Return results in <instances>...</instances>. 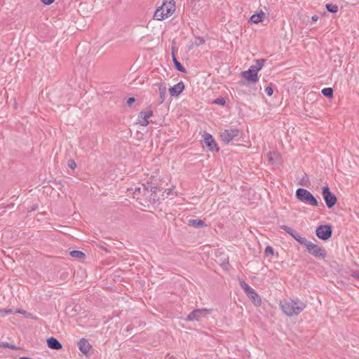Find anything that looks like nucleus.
I'll return each instance as SVG.
<instances>
[{
    "label": "nucleus",
    "instance_id": "nucleus-2",
    "mask_svg": "<svg viewBox=\"0 0 359 359\" xmlns=\"http://www.w3.org/2000/svg\"><path fill=\"white\" fill-rule=\"evenodd\" d=\"M280 306L283 312L287 316H298L306 306V304L299 299H284L280 301Z\"/></svg>",
    "mask_w": 359,
    "mask_h": 359
},
{
    "label": "nucleus",
    "instance_id": "nucleus-40",
    "mask_svg": "<svg viewBox=\"0 0 359 359\" xmlns=\"http://www.w3.org/2000/svg\"><path fill=\"white\" fill-rule=\"evenodd\" d=\"M0 346L4 347V348H8L9 344L8 342H1Z\"/></svg>",
    "mask_w": 359,
    "mask_h": 359
},
{
    "label": "nucleus",
    "instance_id": "nucleus-13",
    "mask_svg": "<svg viewBox=\"0 0 359 359\" xmlns=\"http://www.w3.org/2000/svg\"><path fill=\"white\" fill-rule=\"evenodd\" d=\"M184 89V84L180 81L169 88V93L172 97H178Z\"/></svg>",
    "mask_w": 359,
    "mask_h": 359
},
{
    "label": "nucleus",
    "instance_id": "nucleus-36",
    "mask_svg": "<svg viewBox=\"0 0 359 359\" xmlns=\"http://www.w3.org/2000/svg\"><path fill=\"white\" fill-rule=\"evenodd\" d=\"M44 5L49 6L52 4L55 0H40Z\"/></svg>",
    "mask_w": 359,
    "mask_h": 359
},
{
    "label": "nucleus",
    "instance_id": "nucleus-30",
    "mask_svg": "<svg viewBox=\"0 0 359 359\" xmlns=\"http://www.w3.org/2000/svg\"><path fill=\"white\" fill-rule=\"evenodd\" d=\"M200 311L201 314H202V316H205L207 314L210 313L212 311V309H198Z\"/></svg>",
    "mask_w": 359,
    "mask_h": 359
},
{
    "label": "nucleus",
    "instance_id": "nucleus-21",
    "mask_svg": "<svg viewBox=\"0 0 359 359\" xmlns=\"http://www.w3.org/2000/svg\"><path fill=\"white\" fill-rule=\"evenodd\" d=\"M69 255L74 258L82 259L86 257V255L84 252L80 250H74L69 252Z\"/></svg>",
    "mask_w": 359,
    "mask_h": 359
},
{
    "label": "nucleus",
    "instance_id": "nucleus-41",
    "mask_svg": "<svg viewBox=\"0 0 359 359\" xmlns=\"http://www.w3.org/2000/svg\"><path fill=\"white\" fill-rule=\"evenodd\" d=\"M8 348H11V349H13V350H16L18 349L17 346L14 344H9V346H8Z\"/></svg>",
    "mask_w": 359,
    "mask_h": 359
},
{
    "label": "nucleus",
    "instance_id": "nucleus-16",
    "mask_svg": "<svg viewBox=\"0 0 359 359\" xmlns=\"http://www.w3.org/2000/svg\"><path fill=\"white\" fill-rule=\"evenodd\" d=\"M172 62H173V64H174V67L175 68L180 72H182V73H186L187 72V70L184 67V66L177 60L175 55V51H174V49L172 48Z\"/></svg>",
    "mask_w": 359,
    "mask_h": 359
},
{
    "label": "nucleus",
    "instance_id": "nucleus-10",
    "mask_svg": "<svg viewBox=\"0 0 359 359\" xmlns=\"http://www.w3.org/2000/svg\"><path fill=\"white\" fill-rule=\"evenodd\" d=\"M147 194H149V187H147L146 184H142L141 187H136L135 189V191L133 192V198H136V200L138 201L141 205H144V202H142V201L143 200L142 198L144 195H146Z\"/></svg>",
    "mask_w": 359,
    "mask_h": 359
},
{
    "label": "nucleus",
    "instance_id": "nucleus-12",
    "mask_svg": "<svg viewBox=\"0 0 359 359\" xmlns=\"http://www.w3.org/2000/svg\"><path fill=\"white\" fill-rule=\"evenodd\" d=\"M154 86H157L159 92V98L158 100V104H161L165 101L166 95V84L165 83H156Z\"/></svg>",
    "mask_w": 359,
    "mask_h": 359
},
{
    "label": "nucleus",
    "instance_id": "nucleus-34",
    "mask_svg": "<svg viewBox=\"0 0 359 359\" xmlns=\"http://www.w3.org/2000/svg\"><path fill=\"white\" fill-rule=\"evenodd\" d=\"M143 114H144V115H143V116H144L146 118H147V119H148L149 118H150V117H151V116H153V111H152V110H151V109H150V110H148V111H143Z\"/></svg>",
    "mask_w": 359,
    "mask_h": 359
},
{
    "label": "nucleus",
    "instance_id": "nucleus-4",
    "mask_svg": "<svg viewBox=\"0 0 359 359\" xmlns=\"http://www.w3.org/2000/svg\"><path fill=\"white\" fill-rule=\"evenodd\" d=\"M255 65H251L247 71L241 72L242 77L252 83H256L259 81L258 72L266 62V60L263 58L255 60Z\"/></svg>",
    "mask_w": 359,
    "mask_h": 359
},
{
    "label": "nucleus",
    "instance_id": "nucleus-19",
    "mask_svg": "<svg viewBox=\"0 0 359 359\" xmlns=\"http://www.w3.org/2000/svg\"><path fill=\"white\" fill-rule=\"evenodd\" d=\"M264 15H265V13L262 11H261L258 13L253 14L250 18V22L257 24L262 21Z\"/></svg>",
    "mask_w": 359,
    "mask_h": 359
},
{
    "label": "nucleus",
    "instance_id": "nucleus-17",
    "mask_svg": "<svg viewBox=\"0 0 359 359\" xmlns=\"http://www.w3.org/2000/svg\"><path fill=\"white\" fill-rule=\"evenodd\" d=\"M142 198V201H144V203H150L151 204H155L159 201V198L157 196V195H154L151 192L146 195H144Z\"/></svg>",
    "mask_w": 359,
    "mask_h": 359
},
{
    "label": "nucleus",
    "instance_id": "nucleus-9",
    "mask_svg": "<svg viewBox=\"0 0 359 359\" xmlns=\"http://www.w3.org/2000/svg\"><path fill=\"white\" fill-rule=\"evenodd\" d=\"M239 135V130L237 128H231L229 130H224L221 133L220 136L222 140L226 143L229 144L234 137H237Z\"/></svg>",
    "mask_w": 359,
    "mask_h": 359
},
{
    "label": "nucleus",
    "instance_id": "nucleus-25",
    "mask_svg": "<svg viewBox=\"0 0 359 359\" xmlns=\"http://www.w3.org/2000/svg\"><path fill=\"white\" fill-rule=\"evenodd\" d=\"M212 103L224 106L226 104V100L224 97H220L213 100Z\"/></svg>",
    "mask_w": 359,
    "mask_h": 359
},
{
    "label": "nucleus",
    "instance_id": "nucleus-28",
    "mask_svg": "<svg viewBox=\"0 0 359 359\" xmlns=\"http://www.w3.org/2000/svg\"><path fill=\"white\" fill-rule=\"evenodd\" d=\"M147 187H149V193L151 192V193L154 194V195H156V192L158 190L157 187H152V186L149 185V183H147Z\"/></svg>",
    "mask_w": 359,
    "mask_h": 359
},
{
    "label": "nucleus",
    "instance_id": "nucleus-27",
    "mask_svg": "<svg viewBox=\"0 0 359 359\" xmlns=\"http://www.w3.org/2000/svg\"><path fill=\"white\" fill-rule=\"evenodd\" d=\"M264 254L266 256L273 255V249L271 246H267L265 248Z\"/></svg>",
    "mask_w": 359,
    "mask_h": 359
},
{
    "label": "nucleus",
    "instance_id": "nucleus-22",
    "mask_svg": "<svg viewBox=\"0 0 359 359\" xmlns=\"http://www.w3.org/2000/svg\"><path fill=\"white\" fill-rule=\"evenodd\" d=\"M143 111H140L138 114V123L142 126H147L149 125V122L147 118H146L144 116Z\"/></svg>",
    "mask_w": 359,
    "mask_h": 359
},
{
    "label": "nucleus",
    "instance_id": "nucleus-5",
    "mask_svg": "<svg viewBox=\"0 0 359 359\" xmlns=\"http://www.w3.org/2000/svg\"><path fill=\"white\" fill-rule=\"evenodd\" d=\"M296 198L301 202L317 207L319 203L317 198L307 189L304 188H298L295 192Z\"/></svg>",
    "mask_w": 359,
    "mask_h": 359
},
{
    "label": "nucleus",
    "instance_id": "nucleus-15",
    "mask_svg": "<svg viewBox=\"0 0 359 359\" xmlns=\"http://www.w3.org/2000/svg\"><path fill=\"white\" fill-rule=\"evenodd\" d=\"M47 346L48 348L54 350H60L62 348V344L55 337L47 339Z\"/></svg>",
    "mask_w": 359,
    "mask_h": 359
},
{
    "label": "nucleus",
    "instance_id": "nucleus-35",
    "mask_svg": "<svg viewBox=\"0 0 359 359\" xmlns=\"http://www.w3.org/2000/svg\"><path fill=\"white\" fill-rule=\"evenodd\" d=\"M135 102V97H129L128 100H127V102H126V104L128 106H131L134 102Z\"/></svg>",
    "mask_w": 359,
    "mask_h": 359
},
{
    "label": "nucleus",
    "instance_id": "nucleus-24",
    "mask_svg": "<svg viewBox=\"0 0 359 359\" xmlns=\"http://www.w3.org/2000/svg\"><path fill=\"white\" fill-rule=\"evenodd\" d=\"M333 89L332 88H325L322 90V94L328 98L333 97Z\"/></svg>",
    "mask_w": 359,
    "mask_h": 359
},
{
    "label": "nucleus",
    "instance_id": "nucleus-14",
    "mask_svg": "<svg viewBox=\"0 0 359 359\" xmlns=\"http://www.w3.org/2000/svg\"><path fill=\"white\" fill-rule=\"evenodd\" d=\"M78 346L80 351L85 355H87L92 348V346L90 344L88 341L84 338H82L79 340L78 342Z\"/></svg>",
    "mask_w": 359,
    "mask_h": 359
},
{
    "label": "nucleus",
    "instance_id": "nucleus-37",
    "mask_svg": "<svg viewBox=\"0 0 359 359\" xmlns=\"http://www.w3.org/2000/svg\"><path fill=\"white\" fill-rule=\"evenodd\" d=\"M351 276L359 280V270L353 271L351 273Z\"/></svg>",
    "mask_w": 359,
    "mask_h": 359
},
{
    "label": "nucleus",
    "instance_id": "nucleus-29",
    "mask_svg": "<svg viewBox=\"0 0 359 359\" xmlns=\"http://www.w3.org/2000/svg\"><path fill=\"white\" fill-rule=\"evenodd\" d=\"M13 313V310L10 309H3V310L0 311V313L1 314V316H5L6 315H9V314H11Z\"/></svg>",
    "mask_w": 359,
    "mask_h": 359
},
{
    "label": "nucleus",
    "instance_id": "nucleus-38",
    "mask_svg": "<svg viewBox=\"0 0 359 359\" xmlns=\"http://www.w3.org/2000/svg\"><path fill=\"white\" fill-rule=\"evenodd\" d=\"M53 183L58 189H61L63 187V185L62 184V183L60 181L57 182L56 180H55Z\"/></svg>",
    "mask_w": 359,
    "mask_h": 359
},
{
    "label": "nucleus",
    "instance_id": "nucleus-32",
    "mask_svg": "<svg viewBox=\"0 0 359 359\" xmlns=\"http://www.w3.org/2000/svg\"><path fill=\"white\" fill-rule=\"evenodd\" d=\"M265 92L267 94V95L271 96L273 95V88L271 86H269L266 87Z\"/></svg>",
    "mask_w": 359,
    "mask_h": 359
},
{
    "label": "nucleus",
    "instance_id": "nucleus-7",
    "mask_svg": "<svg viewBox=\"0 0 359 359\" xmlns=\"http://www.w3.org/2000/svg\"><path fill=\"white\" fill-rule=\"evenodd\" d=\"M316 236L322 241L329 240L332 235V227L330 224L320 225L316 229Z\"/></svg>",
    "mask_w": 359,
    "mask_h": 359
},
{
    "label": "nucleus",
    "instance_id": "nucleus-42",
    "mask_svg": "<svg viewBox=\"0 0 359 359\" xmlns=\"http://www.w3.org/2000/svg\"><path fill=\"white\" fill-rule=\"evenodd\" d=\"M15 312H16V313H21V314H25V313H26V311H24V310H20V309H18V310H16V311H15Z\"/></svg>",
    "mask_w": 359,
    "mask_h": 359
},
{
    "label": "nucleus",
    "instance_id": "nucleus-6",
    "mask_svg": "<svg viewBox=\"0 0 359 359\" xmlns=\"http://www.w3.org/2000/svg\"><path fill=\"white\" fill-rule=\"evenodd\" d=\"M322 195L328 208H332L336 205L337 198L330 191V187L327 185L323 187Z\"/></svg>",
    "mask_w": 359,
    "mask_h": 359
},
{
    "label": "nucleus",
    "instance_id": "nucleus-8",
    "mask_svg": "<svg viewBox=\"0 0 359 359\" xmlns=\"http://www.w3.org/2000/svg\"><path fill=\"white\" fill-rule=\"evenodd\" d=\"M241 286L244 290L248 297L251 299L255 304H260L262 302L261 299L254 289L249 286L245 281L241 283Z\"/></svg>",
    "mask_w": 359,
    "mask_h": 359
},
{
    "label": "nucleus",
    "instance_id": "nucleus-20",
    "mask_svg": "<svg viewBox=\"0 0 359 359\" xmlns=\"http://www.w3.org/2000/svg\"><path fill=\"white\" fill-rule=\"evenodd\" d=\"M189 225L194 226L196 228H201L207 226L205 222L200 219H189Z\"/></svg>",
    "mask_w": 359,
    "mask_h": 359
},
{
    "label": "nucleus",
    "instance_id": "nucleus-18",
    "mask_svg": "<svg viewBox=\"0 0 359 359\" xmlns=\"http://www.w3.org/2000/svg\"><path fill=\"white\" fill-rule=\"evenodd\" d=\"M202 314H201L199 309H194L187 317V321L197 320L199 321Z\"/></svg>",
    "mask_w": 359,
    "mask_h": 359
},
{
    "label": "nucleus",
    "instance_id": "nucleus-11",
    "mask_svg": "<svg viewBox=\"0 0 359 359\" xmlns=\"http://www.w3.org/2000/svg\"><path fill=\"white\" fill-rule=\"evenodd\" d=\"M204 137V143L205 146L208 147V149L211 151H218L219 147L212 137V135L205 133Z\"/></svg>",
    "mask_w": 359,
    "mask_h": 359
},
{
    "label": "nucleus",
    "instance_id": "nucleus-39",
    "mask_svg": "<svg viewBox=\"0 0 359 359\" xmlns=\"http://www.w3.org/2000/svg\"><path fill=\"white\" fill-rule=\"evenodd\" d=\"M38 208V205H32V206H30L29 208H28V211L29 212H32V211H34L35 210H36Z\"/></svg>",
    "mask_w": 359,
    "mask_h": 359
},
{
    "label": "nucleus",
    "instance_id": "nucleus-3",
    "mask_svg": "<svg viewBox=\"0 0 359 359\" xmlns=\"http://www.w3.org/2000/svg\"><path fill=\"white\" fill-rule=\"evenodd\" d=\"M175 0H163V4L155 11L154 18L157 20H163L171 16L175 11Z\"/></svg>",
    "mask_w": 359,
    "mask_h": 359
},
{
    "label": "nucleus",
    "instance_id": "nucleus-26",
    "mask_svg": "<svg viewBox=\"0 0 359 359\" xmlns=\"http://www.w3.org/2000/svg\"><path fill=\"white\" fill-rule=\"evenodd\" d=\"M309 182V180L307 177V175L305 174L304 176L302 177V179L300 180L299 184L302 186L307 187Z\"/></svg>",
    "mask_w": 359,
    "mask_h": 359
},
{
    "label": "nucleus",
    "instance_id": "nucleus-43",
    "mask_svg": "<svg viewBox=\"0 0 359 359\" xmlns=\"http://www.w3.org/2000/svg\"><path fill=\"white\" fill-rule=\"evenodd\" d=\"M311 19H312L313 21L316 22L318 20V15H313V16H312Z\"/></svg>",
    "mask_w": 359,
    "mask_h": 359
},
{
    "label": "nucleus",
    "instance_id": "nucleus-33",
    "mask_svg": "<svg viewBox=\"0 0 359 359\" xmlns=\"http://www.w3.org/2000/svg\"><path fill=\"white\" fill-rule=\"evenodd\" d=\"M204 43H205V40L203 39V38H202V37H197V38H196L195 43H196V46H200V45H201V44H203Z\"/></svg>",
    "mask_w": 359,
    "mask_h": 359
},
{
    "label": "nucleus",
    "instance_id": "nucleus-31",
    "mask_svg": "<svg viewBox=\"0 0 359 359\" xmlns=\"http://www.w3.org/2000/svg\"><path fill=\"white\" fill-rule=\"evenodd\" d=\"M67 165L72 170L75 169V168L76 167V163L73 159H69L68 161Z\"/></svg>",
    "mask_w": 359,
    "mask_h": 359
},
{
    "label": "nucleus",
    "instance_id": "nucleus-1",
    "mask_svg": "<svg viewBox=\"0 0 359 359\" xmlns=\"http://www.w3.org/2000/svg\"><path fill=\"white\" fill-rule=\"evenodd\" d=\"M280 228L290 234L300 245L304 246L307 252L317 259H325L327 257L326 250L316 244L308 241L306 238L301 236L295 230L286 225H281Z\"/></svg>",
    "mask_w": 359,
    "mask_h": 359
},
{
    "label": "nucleus",
    "instance_id": "nucleus-23",
    "mask_svg": "<svg viewBox=\"0 0 359 359\" xmlns=\"http://www.w3.org/2000/svg\"><path fill=\"white\" fill-rule=\"evenodd\" d=\"M325 7H326V9L327 10V11H329L330 13H336L339 11V8H338L337 5H336V4H327L325 5Z\"/></svg>",
    "mask_w": 359,
    "mask_h": 359
},
{
    "label": "nucleus",
    "instance_id": "nucleus-44",
    "mask_svg": "<svg viewBox=\"0 0 359 359\" xmlns=\"http://www.w3.org/2000/svg\"><path fill=\"white\" fill-rule=\"evenodd\" d=\"M167 191H167V194H168H168H170L171 193V189H167Z\"/></svg>",
    "mask_w": 359,
    "mask_h": 359
}]
</instances>
